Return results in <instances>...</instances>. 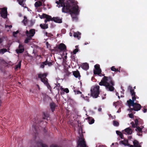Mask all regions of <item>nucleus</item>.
Here are the masks:
<instances>
[{
    "mask_svg": "<svg viewBox=\"0 0 147 147\" xmlns=\"http://www.w3.org/2000/svg\"><path fill=\"white\" fill-rule=\"evenodd\" d=\"M100 86H103L105 87L107 90L110 91L114 90L115 88L113 86H115L114 81L113 80L112 78L109 76H104L101 82L99 83Z\"/></svg>",
    "mask_w": 147,
    "mask_h": 147,
    "instance_id": "f257e3e1",
    "label": "nucleus"
},
{
    "mask_svg": "<svg viewBox=\"0 0 147 147\" xmlns=\"http://www.w3.org/2000/svg\"><path fill=\"white\" fill-rule=\"evenodd\" d=\"M61 5L63 7L62 11L64 13H70V14H78L79 13V7L76 5L71 8L70 3L67 1L66 3H61Z\"/></svg>",
    "mask_w": 147,
    "mask_h": 147,
    "instance_id": "f03ea898",
    "label": "nucleus"
},
{
    "mask_svg": "<svg viewBox=\"0 0 147 147\" xmlns=\"http://www.w3.org/2000/svg\"><path fill=\"white\" fill-rule=\"evenodd\" d=\"M31 147H48L46 144H43L42 140H39L37 142L34 141L31 143Z\"/></svg>",
    "mask_w": 147,
    "mask_h": 147,
    "instance_id": "7ed1b4c3",
    "label": "nucleus"
},
{
    "mask_svg": "<svg viewBox=\"0 0 147 147\" xmlns=\"http://www.w3.org/2000/svg\"><path fill=\"white\" fill-rule=\"evenodd\" d=\"M100 86L97 85L94 87L92 89V97L94 98H97L100 94Z\"/></svg>",
    "mask_w": 147,
    "mask_h": 147,
    "instance_id": "20e7f679",
    "label": "nucleus"
},
{
    "mask_svg": "<svg viewBox=\"0 0 147 147\" xmlns=\"http://www.w3.org/2000/svg\"><path fill=\"white\" fill-rule=\"evenodd\" d=\"M47 75V74L46 73L38 74V78L40 79L42 82H43L45 85L48 82V79L46 78Z\"/></svg>",
    "mask_w": 147,
    "mask_h": 147,
    "instance_id": "39448f33",
    "label": "nucleus"
},
{
    "mask_svg": "<svg viewBox=\"0 0 147 147\" xmlns=\"http://www.w3.org/2000/svg\"><path fill=\"white\" fill-rule=\"evenodd\" d=\"M133 107L132 108L130 107L129 110L130 111V112H132L133 113H135V112H133L132 111L133 110L136 111H138L142 107L140 104L138 103L137 102H136L135 103L134 106H133Z\"/></svg>",
    "mask_w": 147,
    "mask_h": 147,
    "instance_id": "423d86ee",
    "label": "nucleus"
},
{
    "mask_svg": "<svg viewBox=\"0 0 147 147\" xmlns=\"http://www.w3.org/2000/svg\"><path fill=\"white\" fill-rule=\"evenodd\" d=\"M77 147H88L87 146L84 139L81 138L78 142Z\"/></svg>",
    "mask_w": 147,
    "mask_h": 147,
    "instance_id": "0eeeda50",
    "label": "nucleus"
},
{
    "mask_svg": "<svg viewBox=\"0 0 147 147\" xmlns=\"http://www.w3.org/2000/svg\"><path fill=\"white\" fill-rule=\"evenodd\" d=\"M33 122H34V123L33 125V126L34 127V129L35 130V132L36 134H37L38 131V130H39V127H38L36 123H39L42 122V120H40L39 121H37L35 119V121H33Z\"/></svg>",
    "mask_w": 147,
    "mask_h": 147,
    "instance_id": "6e6552de",
    "label": "nucleus"
},
{
    "mask_svg": "<svg viewBox=\"0 0 147 147\" xmlns=\"http://www.w3.org/2000/svg\"><path fill=\"white\" fill-rule=\"evenodd\" d=\"M25 33L26 36H28L32 38L34 36L35 34V30L34 29H31L29 31L26 30Z\"/></svg>",
    "mask_w": 147,
    "mask_h": 147,
    "instance_id": "1a4fd4ad",
    "label": "nucleus"
},
{
    "mask_svg": "<svg viewBox=\"0 0 147 147\" xmlns=\"http://www.w3.org/2000/svg\"><path fill=\"white\" fill-rule=\"evenodd\" d=\"M7 8L4 7L1 9L0 13L1 16L4 18H6L7 17Z\"/></svg>",
    "mask_w": 147,
    "mask_h": 147,
    "instance_id": "9d476101",
    "label": "nucleus"
},
{
    "mask_svg": "<svg viewBox=\"0 0 147 147\" xmlns=\"http://www.w3.org/2000/svg\"><path fill=\"white\" fill-rule=\"evenodd\" d=\"M58 49L61 51H65L66 50L65 45L63 43H60L58 47Z\"/></svg>",
    "mask_w": 147,
    "mask_h": 147,
    "instance_id": "9b49d317",
    "label": "nucleus"
},
{
    "mask_svg": "<svg viewBox=\"0 0 147 147\" xmlns=\"http://www.w3.org/2000/svg\"><path fill=\"white\" fill-rule=\"evenodd\" d=\"M73 75L76 78H78L79 80L80 79L81 76L78 70L73 71Z\"/></svg>",
    "mask_w": 147,
    "mask_h": 147,
    "instance_id": "f8f14e48",
    "label": "nucleus"
},
{
    "mask_svg": "<svg viewBox=\"0 0 147 147\" xmlns=\"http://www.w3.org/2000/svg\"><path fill=\"white\" fill-rule=\"evenodd\" d=\"M53 21L55 22L58 23H62V20L59 17H53Z\"/></svg>",
    "mask_w": 147,
    "mask_h": 147,
    "instance_id": "ddd939ff",
    "label": "nucleus"
},
{
    "mask_svg": "<svg viewBox=\"0 0 147 147\" xmlns=\"http://www.w3.org/2000/svg\"><path fill=\"white\" fill-rule=\"evenodd\" d=\"M135 130L137 131L138 133V134L139 136H142V132L143 131L142 129L141 128H140V127L138 126L136 127V129H135Z\"/></svg>",
    "mask_w": 147,
    "mask_h": 147,
    "instance_id": "4468645a",
    "label": "nucleus"
},
{
    "mask_svg": "<svg viewBox=\"0 0 147 147\" xmlns=\"http://www.w3.org/2000/svg\"><path fill=\"white\" fill-rule=\"evenodd\" d=\"M50 106L52 112H53L56 107L55 104L54 102H51L50 104Z\"/></svg>",
    "mask_w": 147,
    "mask_h": 147,
    "instance_id": "2eb2a0df",
    "label": "nucleus"
},
{
    "mask_svg": "<svg viewBox=\"0 0 147 147\" xmlns=\"http://www.w3.org/2000/svg\"><path fill=\"white\" fill-rule=\"evenodd\" d=\"M101 72L102 70L101 69H99V70H94V74L95 75H98L100 76H102L100 75V74H102Z\"/></svg>",
    "mask_w": 147,
    "mask_h": 147,
    "instance_id": "dca6fc26",
    "label": "nucleus"
},
{
    "mask_svg": "<svg viewBox=\"0 0 147 147\" xmlns=\"http://www.w3.org/2000/svg\"><path fill=\"white\" fill-rule=\"evenodd\" d=\"M128 88L130 90V94L132 96H136V92L134 91V90L133 89L132 86H129L128 87Z\"/></svg>",
    "mask_w": 147,
    "mask_h": 147,
    "instance_id": "f3484780",
    "label": "nucleus"
},
{
    "mask_svg": "<svg viewBox=\"0 0 147 147\" xmlns=\"http://www.w3.org/2000/svg\"><path fill=\"white\" fill-rule=\"evenodd\" d=\"M127 102L129 108L131 107H130L131 106H132V107L134 106L135 103L133 102V100H132L131 99H129V100H127Z\"/></svg>",
    "mask_w": 147,
    "mask_h": 147,
    "instance_id": "a211bd4d",
    "label": "nucleus"
},
{
    "mask_svg": "<svg viewBox=\"0 0 147 147\" xmlns=\"http://www.w3.org/2000/svg\"><path fill=\"white\" fill-rule=\"evenodd\" d=\"M82 67L84 70H87L89 68V65L87 63H83L82 66Z\"/></svg>",
    "mask_w": 147,
    "mask_h": 147,
    "instance_id": "6ab92c4d",
    "label": "nucleus"
},
{
    "mask_svg": "<svg viewBox=\"0 0 147 147\" xmlns=\"http://www.w3.org/2000/svg\"><path fill=\"white\" fill-rule=\"evenodd\" d=\"M40 26L42 29H46L48 28V24H41L40 25Z\"/></svg>",
    "mask_w": 147,
    "mask_h": 147,
    "instance_id": "aec40b11",
    "label": "nucleus"
},
{
    "mask_svg": "<svg viewBox=\"0 0 147 147\" xmlns=\"http://www.w3.org/2000/svg\"><path fill=\"white\" fill-rule=\"evenodd\" d=\"M133 144L134 147H140L141 146L139 144L138 142L136 140H134V141Z\"/></svg>",
    "mask_w": 147,
    "mask_h": 147,
    "instance_id": "412c9836",
    "label": "nucleus"
},
{
    "mask_svg": "<svg viewBox=\"0 0 147 147\" xmlns=\"http://www.w3.org/2000/svg\"><path fill=\"white\" fill-rule=\"evenodd\" d=\"M125 131L128 134H131L132 133V129L128 127L125 129Z\"/></svg>",
    "mask_w": 147,
    "mask_h": 147,
    "instance_id": "4be33fe9",
    "label": "nucleus"
},
{
    "mask_svg": "<svg viewBox=\"0 0 147 147\" xmlns=\"http://www.w3.org/2000/svg\"><path fill=\"white\" fill-rule=\"evenodd\" d=\"M34 5L36 7L38 8L42 5V3L40 1H37L35 3Z\"/></svg>",
    "mask_w": 147,
    "mask_h": 147,
    "instance_id": "5701e85b",
    "label": "nucleus"
},
{
    "mask_svg": "<svg viewBox=\"0 0 147 147\" xmlns=\"http://www.w3.org/2000/svg\"><path fill=\"white\" fill-rule=\"evenodd\" d=\"M81 34V33L79 32H75L74 34V37H76L78 38V39H79L80 38V35Z\"/></svg>",
    "mask_w": 147,
    "mask_h": 147,
    "instance_id": "b1692460",
    "label": "nucleus"
},
{
    "mask_svg": "<svg viewBox=\"0 0 147 147\" xmlns=\"http://www.w3.org/2000/svg\"><path fill=\"white\" fill-rule=\"evenodd\" d=\"M19 49H17L16 50V51L17 53H23L24 51V48Z\"/></svg>",
    "mask_w": 147,
    "mask_h": 147,
    "instance_id": "393cba45",
    "label": "nucleus"
},
{
    "mask_svg": "<svg viewBox=\"0 0 147 147\" xmlns=\"http://www.w3.org/2000/svg\"><path fill=\"white\" fill-rule=\"evenodd\" d=\"M27 36V37L24 40V42L25 43H28L29 42V41L31 40L32 39V38L28 36Z\"/></svg>",
    "mask_w": 147,
    "mask_h": 147,
    "instance_id": "a878e982",
    "label": "nucleus"
},
{
    "mask_svg": "<svg viewBox=\"0 0 147 147\" xmlns=\"http://www.w3.org/2000/svg\"><path fill=\"white\" fill-rule=\"evenodd\" d=\"M71 14V15L72 18L73 19V20H75L76 21H77L78 20V17L76 16V15L77 14H72L71 13L70 14Z\"/></svg>",
    "mask_w": 147,
    "mask_h": 147,
    "instance_id": "bb28decb",
    "label": "nucleus"
},
{
    "mask_svg": "<svg viewBox=\"0 0 147 147\" xmlns=\"http://www.w3.org/2000/svg\"><path fill=\"white\" fill-rule=\"evenodd\" d=\"M21 61H20L18 65H16L15 69L16 70H17L18 68L20 69L21 66Z\"/></svg>",
    "mask_w": 147,
    "mask_h": 147,
    "instance_id": "cd10ccee",
    "label": "nucleus"
},
{
    "mask_svg": "<svg viewBox=\"0 0 147 147\" xmlns=\"http://www.w3.org/2000/svg\"><path fill=\"white\" fill-rule=\"evenodd\" d=\"M116 133L117 134L120 136V137L122 139H123V134L121 133V132L118 131H116Z\"/></svg>",
    "mask_w": 147,
    "mask_h": 147,
    "instance_id": "c85d7f7f",
    "label": "nucleus"
},
{
    "mask_svg": "<svg viewBox=\"0 0 147 147\" xmlns=\"http://www.w3.org/2000/svg\"><path fill=\"white\" fill-rule=\"evenodd\" d=\"M125 143H124V142L123 141H121V142L122 144L125 145V146H129L130 145L128 143V141L127 140H125Z\"/></svg>",
    "mask_w": 147,
    "mask_h": 147,
    "instance_id": "c756f323",
    "label": "nucleus"
},
{
    "mask_svg": "<svg viewBox=\"0 0 147 147\" xmlns=\"http://www.w3.org/2000/svg\"><path fill=\"white\" fill-rule=\"evenodd\" d=\"M7 51V50L6 49H0V54H3L5 53Z\"/></svg>",
    "mask_w": 147,
    "mask_h": 147,
    "instance_id": "7c9ffc66",
    "label": "nucleus"
},
{
    "mask_svg": "<svg viewBox=\"0 0 147 147\" xmlns=\"http://www.w3.org/2000/svg\"><path fill=\"white\" fill-rule=\"evenodd\" d=\"M111 70L113 71H115V72H117L119 71L120 72L119 70L118 69H116L115 68V67L114 66H113L111 68Z\"/></svg>",
    "mask_w": 147,
    "mask_h": 147,
    "instance_id": "2f4dec72",
    "label": "nucleus"
},
{
    "mask_svg": "<svg viewBox=\"0 0 147 147\" xmlns=\"http://www.w3.org/2000/svg\"><path fill=\"white\" fill-rule=\"evenodd\" d=\"M65 75L67 76H69L71 74V73L69 71L68 69H66L65 70Z\"/></svg>",
    "mask_w": 147,
    "mask_h": 147,
    "instance_id": "473e14b6",
    "label": "nucleus"
},
{
    "mask_svg": "<svg viewBox=\"0 0 147 147\" xmlns=\"http://www.w3.org/2000/svg\"><path fill=\"white\" fill-rule=\"evenodd\" d=\"M71 59L73 61H75L76 60V55L72 54L71 56Z\"/></svg>",
    "mask_w": 147,
    "mask_h": 147,
    "instance_id": "72a5a7b5",
    "label": "nucleus"
},
{
    "mask_svg": "<svg viewBox=\"0 0 147 147\" xmlns=\"http://www.w3.org/2000/svg\"><path fill=\"white\" fill-rule=\"evenodd\" d=\"M44 117H43V119H46L48 120V118H49V115L47 113H44Z\"/></svg>",
    "mask_w": 147,
    "mask_h": 147,
    "instance_id": "f704fd0d",
    "label": "nucleus"
},
{
    "mask_svg": "<svg viewBox=\"0 0 147 147\" xmlns=\"http://www.w3.org/2000/svg\"><path fill=\"white\" fill-rule=\"evenodd\" d=\"M94 70H99V69H101L100 68V65L99 64H97L94 65Z\"/></svg>",
    "mask_w": 147,
    "mask_h": 147,
    "instance_id": "c9c22d12",
    "label": "nucleus"
},
{
    "mask_svg": "<svg viewBox=\"0 0 147 147\" xmlns=\"http://www.w3.org/2000/svg\"><path fill=\"white\" fill-rule=\"evenodd\" d=\"M53 18H52L51 16L48 15L47 18L46 19H47L48 21H53Z\"/></svg>",
    "mask_w": 147,
    "mask_h": 147,
    "instance_id": "e433bc0d",
    "label": "nucleus"
},
{
    "mask_svg": "<svg viewBox=\"0 0 147 147\" xmlns=\"http://www.w3.org/2000/svg\"><path fill=\"white\" fill-rule=\"evenodd\" d=\"M24 20L22 21V22L24 23V25H26V24L27 22V19L26 17V16H24Z\"/></svg>",
    "mask_w": 147,
    "mask_h": 147,
    "instance_id": "4c0bfd02",
    "label": "nucleus"
},
{
    "mask_svg": "<svg viewBox=\"0 0 147 147\" xmlns=\"http://www.w3.org/2000/svg\"><path fill=\"white\" fill-rule=\"evenodd\" d=\"M119 122L116 121H113V125L114 126H118L119 125Z\"/></svg>",
    "mask_w": 147,
    "mask_h": 147,
    "instance_id": "58836bf2",
    "label": "nucleus"
},
{
    "mask_svg": "<svg viewBox=\"0 0 147 147\" xmlns=\"http://www.w3.org/2000/svg\"><path fill=\"white\" fill-rule=\"evenodd\" d=\"M74 92L75 94H82V92L79 90H74Z\"/></svg>",
    "mask_w": 147,
    "mask_h": 147,
    "instance_id": "ea45409f",
    "label": "nucleus"
},
{
    "mask_svg": "<svg viewBox=\"0 0 147 147\" xmlns=\"http://www.w3.org/2000/svg\"><path fill=\"white\" fill-rule=\"evenodd\" d=\"M48 15L46 14L45 13H43L42 16H40V17L41 19H42V18H45L46 19L47 18V16Z\"/></svg>",
    "mask_w": 147,
    "mask_h": 147,
    "instance_id": "a19ab883",
    "label": "nucleus"
},
{
    "mask_svg": "<svg viewBox=\"0 0 147 147\" xmlns=\"http://www.w3.org/2000/svg\"><path fill=\"white\" fill-rule=\"evenodd\" d=\"M88 122L89 124H92V119L90 117H88Z\"/></svg>",
    "mask_w": 147,
    "mask_h": 147,
    "instance_id": "79ce46f5",
    "label": "nucleus"
},
{
    "mask_svg": "<svg viewBox=\"0 0 147 147\" xmlns=\"http://www.w3.org/2000/svg\"><path fill=\"white\" fill-rule=\"evenodd\" d=\"M45 85H46V86H47V88H48V89L50 90V91H51V86L49 84L48 82L47 83V84H46Z\"/></svg>",
    "mask_w": 147,
    "mask_h": 147,
    "instance_id": "37998d69",
    "label": "nucleus"
},
{
    "mask_svg": "<svg viewBox=\"0 0 147 147\" xmlns=\"http://www.w3.org/2000/svg\"><path fill=\"white\" fill-rule=\"evenodd\" d=\"M131 124L132 125V126L133 127L136 128V127L138 126L136 125L135 124H134V123L133 121H132L131 123Z\"/></svg>",
    "mask_w": 147,
    "mask_h": 147,
    "instance_id": "c03bdc74",
    "label": "nucleus"
},
{
    "mask_svg": "<svg viewBox=\"0 0 147 147\" xmlns=\"http://www.w3.org/2000/svg\"><path fill=\"white\" fill-rule=\"evenodd\" d=\"M63 91L67 93H69V90L67 88H65L63 90Z\"/></svg>",
    "mask_w": 147,
    "mask_h": 147,
    "instance_id": "a18cd8bd",
    "label": "nucleus"
},
{
    "mask_svg": "<svg viewBox=\"0 0 147 147\" xmlns=\"http://www.w3.org/2000/svg\"><path fill=\"white\" fill-rule=\"evenodd\" d=\"M78 51V49H75L73 51V54L75 55Z\"/></svg>",
    "mask_w": 147,
    "mask_h": 147,
    "instance_id": "49530a36",
    "label": "nucleus"
},
{
    "mask_svg": "<svg viewBox=\"0 0 147 147\" xmlns=\"http://www.w3.org/2000/svg\"><path fill=\"white\" fill-rule=\"evenodd\" d=\"M19 32V31L18 30L16 32H13V35L14 36H16V35Z\"/></svg>",
    "mask_w": 147,
    "mask_h": 147,
    "instance_id": "de8ad7c7",
    "label": "nucleus"
},
{
    "mask_svg": "<svg viewBox=\"0 0 147 147\" xmlns=\"http://www.w3.org/2000/svg\"><path fill=\"white\" fill-rule=\"evenodd\" d=\"M47 62L48 59H47L45 61L42 62V63L44 65H47Z\"/></svg>",
    "mask_w": 147,
    "mask_h": 147,
    "instance_id": "09e8293b",
    "label": "nucleus"
},
{
    "mask_svg": "<svg viewBox=\"0 0 147 147\" xmlns=\"http://www.w3.org/2000/svg\"><path fill=\"white\" fill-rule=\"evenodd\" d=\"M129 117L131 118H133L134 117V116L133 114L131 113L128 114Z\"/></svg>",
    "mask_w": 147,
    "mask_h": 147,
    "instance_id": "8fccbe9b",
    "label": "nucleus"
},
{
    "mask_svg": "<svg viewBox=\"0 0 147 147\" xmlns=\"http://www.w3.org/2000/svg\"><path fill=\"white\" fill-rule=\"evenodd\" d=\"M135 124L136 126H138V120L137 119H135Z\"/></svg>",
    "mask_w": 147,
    "mask_h": 147,
    "instance_id": "3c124183",
    "label": "nucleus"
},
{
    "mask_svg": "<svg viewBox=\"0 0 147 147\" xmlns=\"http://www.w3.org/2000/svg\"><path fill=\"white\" fill-rule=\"evenodd\" d=\"M136 97L135 96H133L132 97V100H133V102H134V101L136 100Z\"/></svg>",
    "mask_w": 147,
    "mask_h": 147,
    "instance_id": "603ef678",
    "label": "nucleus"
},
{
    "mask_svg": "<svg viewBox=\"0 0 147 147\" xmlns=\"http://www.w3.org/2000/svg\"><path fill=\"white\" fill-rule=\"evenodd\" d=\"M12 25H5V27L6 28H7L9 27V29H10L11 28H12Z\"/></svg>",
    "mask_w": 147,
    "mask_h": 147,
    "instance_id": "864d4df0",
    "label": "nucleus"
},
{
    "mask_svg": "<svg viewBox=\"0 0 147 147\" xmlns=\"http://www.w3.org/2000/svg\"><path fill=\"white\" fill-rule=\"evenodd\" d=\"M53 65L52 64V62H47V65L49 66H51Z\"/></svg>",
    "mask_w": 147,
    "mask_h": 147,
    "instance_id": "5fc2aeb1",
    "label": "nucleus"
},
{
    "mask_svg": "<svg viewBox=\"0 0 147 147\" xmlns=\"http://www.w3.org/2000/svg\"><path fill=\"white\" fill-rule=\"evenodd\" d=\"M53 36V34H52L51 33H49L47 37H51Z\"/></svg>",
    "mask_w": 147,
    "mask_h": 147,
    "instance_id": "6e6d98bb",
    "label": "nucleus"
},
{
    "mask_svg": "<svg viewBox=\"0 0 147 147\" xmlns=\"http://www.w3.org/2000/svg\"><path fill=\"white\" fill-rule=\"evenodd\" d=\"M147 109L145 108V107H144V109L143 110V112L144 113H146L147 112Z\"/></svg>",
    "mask_w": 147,
    "mask_h": 147,
    "instance_id": "4d7b16f0",
    "label": "nucleus"
},
{
    "mask_svg": "<svg viewBox=\"0 0 147 147\" xmlns=\"http://www.w3.org/2000/svg\"><path fill=\"white\" fill-rule=\"evenodd\" d=\"M90 91V94H88V96L90 95V97H91V96H92V87L91 88Z\"/></svg>",
    "mask_w": 147,
    "mask_h": 147,
    "instance_id": "13d9d810",
    "label": "nucleus"
},
{
    "mask_svg": "<svg viewBox=\"0 0 147 147\" xmlns=\"http://www.w3.org/2000/svg\"><path fill=\"white\" fill-rule=\"evenodd\" d=\"M23 1H19V2H18L19 4L20 5H22L23 4Z\"/></svg>",
    "mask_w": 147,
    "mask_h": 147,
    "instance_id": "bf43d9fd",
    "label": "nucleus"
},
{
    "mask_svg": "<svg viewBox=\"0 0 147 147\" xmlns=\"http://www.w3.org/2000/svg\"><path fill=\"white\" fill-rule=\"evenodd\" d=\"M89 97H88V96H86L85 98H84L85 100H86L87 101L89 102Z\"/></svg>",
    "mask_w": 147,
    "mask_h": 147,
    "instance_id": "052dcab7",
    "label": "nucleus"
},
{
    "mask_svg": "<svg viewBox=\"0 0 147 147\" xmlns=\"http://www.w3.org/2000/svg\"><path fill=\"white\" fill-rule=\"evenodd\" d=\"M19 48L22 49L24 48L23 46L21 44H20L19 46Z\"/></svg>",
    "mask_w": 147,
    "mask_h": 147,
    "instance_id": "680f3d73",
    "label": "nucleus"
},
{
    "mask_svg": "<svg viewBox=\"0 0 147 147\" xmlns=\"http://www.w3.org/2000/svg\"><path fill=\"white\" fill-rule=\"evenodd\" d=\"M44 34H45V36H48V34L49 33H48L47 32H45V31H44Z\"/></svg>",
    "mask_w": 147,
    "mask_h": 147,
    "instance_id": "e2e57ef3",
    "label": "nucleus"
},
{
    "mask_svg": "<svg viewBox=\"0 0 147 147\" xmlns=\"http://www.w3.org/2000/svg\"><path fill=\"white\" fill-rule=\"evenodd\" d=\"M40 67L41 68H44L45 67V65H44L43 64H42L40 65Z\"/></svg>",
    "mask_w": 147,
    "mask_h": 147,
    "instance_id": "0e129e2a",
    "label": "nucleus"
},
{
    "mask_svg": "<svg viewBox=\"0 0 147 147\" xmlns=\"http://www.w3.org/2000/svg\"><path fill=\"white\" fill-rule=\"evenodd\" d=\"M117 102H113V105L115 106V107H116V106H117Z\"/></svg>",
    "mask_w": 147,
    "mask_h": 147,
    "instance_id": "69168bd1",
    "label": "nucleus"
},
{
    "mask_svg": "<svg viewBox=\"0 0 147 147\" xmlns=\"http://www.w3.org/2000/svg\"><path fill=\"white\" fill-rule=\"evenodd\" d=\"M3 40L2 38H0V44L3 41Z\"/></svg>",
    "mask_w": 147,
    "mask_h": 147,
    "instance_id": "338daca9",
    "label": "nucleus"
},
{
    "mask_svg": "<svg viewBox=\"0 0 147 147\" xmlns=\"http://www.w3.org/2000/svg\"><path fill=\"white\" fill-rule=\"evenodd\" d=\"M98 111L99 112H101L102 111V108L100 107L98 109Z\"/></svg>",
    "mask_w": 147,
    "mask_h": 147,
    "instance_id": "774afa93",
    "label": "nucleus"
}]
</instances>
